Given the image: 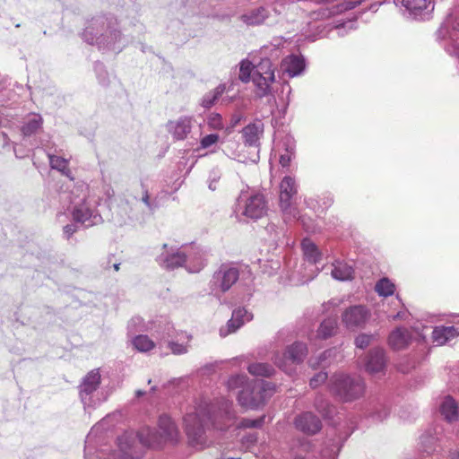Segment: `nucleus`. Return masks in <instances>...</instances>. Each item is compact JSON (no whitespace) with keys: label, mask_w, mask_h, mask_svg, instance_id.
Listing matches in <instances>:
<instances>
[{"label":"nucleus","mask_w":459,"mask_h":459,"mask_svg":"<svg viewBox=\"0 0 459 459\" xmlns=\"http://www.w3.org/2000/svg\"><path fill=\"white\" fill-rule=\"evenodd\" d=\"M403 5L417 20L429 19L434 10L431 0H403Z\"/></svg>","instance_id":"nucleus-20"},{"label":"nucleus","mask_w":459,"mask_h":459,"mask_svg":"<svg viewBox=\"0 0 459 459\" xmlns=\"http://www.w3.org/2000/svg\"><path fill=\"white\" fill-rule=\"evenodd\" d=\"M413 338L412 331L404 327H398L391 332L388 337V343L394 350L405 349Z\"/></svg>","instance_id":"nucleus-24"},{"label":"nucleus","mask_w":459,"mask_h":459,"mask_svg":"<svg viewBox=\"0 0 459 459\" xmlns=\"http://www.w3.org/2000/svg\"><path fill=\"white\" fill-rule=\"evenodd\" d=\"M385 351L377 347L370 350L366 357L365 368L371 376L385 375L387 366Z\"/></svg>","instance_id":"nucleus-15"},{"label":"nucleus","mask_w":459,"mask_h":459,"mask_svg":"<svg viewBox=\"0 0 459 459\" xmlns=\"http://www.w3.org/2000/svg\"><path fill=\"white\" fill-rule=\"evenodd\" d=\"M207 126L212 130H221L224 128L222 117L218 113H212L207 117Z\"/></svg>","instance_id":"nucleus-49"},{"label":"nucleus","mask_w":459,"mask_h":459,"mask_svg":"<svg viewBox=\"0 0 459 459\" xmlns=\"http://www.w3.org/2000/svg\"><path fill=\"white\" fill-rule=\"evenodd\" d=\"M94 71L99 83L102 86H108L109 83V75L105 65L101 62H95Z\"/></svg>","instance_id":"nucleus-45"},{"label":"nucleus","mask_w":459,"mask_h":459,"mask_svg":"<svg viewBox=\"0 0 459 459\" xmlns=\"http://www.w3.org/2000/svg\"><path fill=\"white\" fill-rule=\"evenodd\" d=\"M341 447L342 445L338 442H333V444L322 450L321 459H337Z\"/></svg>","instance_id":"nucleus-48"},{"label":"nucleus","mask_w":459,"mask_h":459,"mask_svg":"<svg viewBox=\"0 0 459 459\" xmlns=\"http://www.w3.org/2000/svg\"><path fill=\"white\" fill-rule=\"evenodd\" d=\"M239 277V271L237 267L222 264L217 271L214 272L210 281V290L214 295L225 293L232 285H234Z\"/></svg>","instance_id":"nucleus-12"},{"label":"nucleus","mask_w":459,"mask_h":459,"mask_svg":"<svg viewBox=\"0 0 459 459\" xmlns=\"http://www.w3.org/2000/svg\"><path fill=\"white\" fill-rule=\"evenodd\" d=\"M332 266L331 274L335 280L349 281L352 279L354 273L352 265L337 260Z\"/></svg>","instance_id":"nucleus-32"},{"label":"nucleus","mask_w":459,"mask_h":459,"mask_svg":"<svg viewBox=\"0 0 459 459\" xmlns=\"http://www.w3.org/2000/svg\"><path fill=\"white\" fill-rule=\"evenodd\" d=\"M149 330V327H147L140 316H134L130 319V321L127 324V334L129 336H133L136 333L144 332Z\"/></svg>","instance_id":"nucleus-42"},{"label":"nucleus","mask_w":459,"mask_h":459,"mask_svg":"<svg viewBox=\"0 0 459 459\" xmlns=\"http://www.w3.org/2000/svg\"><path fill=\"white\" fill-rule=\"evenodd\" d=\"M269 15L270 11L267 7L259 6L241 14L239 20L247 26H258L264 23Z\"/></svg>","instance_id":"nucleus-26"},{"label":"nucleus","mask_w":459,"mask_h":459,"mask_svg":"<svg viewBox=\"0 0 459 459\" xmlns=\"http://www.w3.org/2000/svg\"><path fill=\"white\" fill-rule=\"evenodd\" d=\"M100 374L98 369L90 371L82 380L79 385V395L84 410L94 409L104 399L100 394Z\"/></svg>","instance_id":"nucleus-9"},{"label":"nucleus","mask_w":459,"mask_h":459,"mask_svg":"<svg viewBox=\"0 0 459 459\" xmlns=\"http://www.w3.org/2000/svg\"><path fill=\"white\" fill-rule=\"evenodd\" d=\"M301 248L305 260L315 264L316 266V270H320L318 264H320L322 254L318 250L316 245L309 238H304L301 242Z\"/></svg>","instance_id":"nucleus-29"},{"label":"nucleus","mask_w":459,"mask_h":459,"mask_svg":"<svg viewBox=\"0 0 459 459\" xmlns=\"http://www.w3.org/2000/svg\"><path fill=\"white\" fill-rule=\"evenodd\" d=\"M60 200L67 203V210L71 211L73 221L84 228L98 225L102 218L95 213L86 203V194L82 186H74L69 192H62Z\"/></svg>","instance_id":"nucleus-4"},{"label":"nucleus","mask_w":459,"mask_h":459,"mask_svg":"<svg viewBox=\"0 0 459 459\" xmlns=\"http://www.w3.org/2000/svg\"><path fill=\"white\" fill-rule=\"evenodd\" d=\"M333 204V197L330 193L305 199L306 206L316 212H322Z\"/></svg>","instance_id":"nucleus-28"},{"label":"nucleus","mask_w":459,"mask_h":459,"mask_svg":"<svg viewBox=\"0 0 459 459\" xmlns=\"http://www.w3.org/2000/svg\"><path fill=\"white\" fill-rule=\"evenodd\" d=\"M163 248H167V245H163ZM159 265L166 270H174L179 267H185L186 263V251L181 247L178 249L171 248L170 250H164L156 258Z\"/></svg>","instance_id":"nucleus-14"},{"label":"nucleus","mask_w":459,"mask_h":459,"mask_svg":"<svg viewBox=\"0 0 459 459\" xmlns=\"http://www.w3.org/2000/svg\"><path fill=\"white\" fill-rule=\"evenodd\" d=\"M337 328V322L333 318L325 319L319 325L316 336L319 339H327L334 334Z\"/></svg>","instance_id":"nucleus-40"},{"label":"nucleus","mask_w":459,"mask_h":459,"mask_svg":"<svg viewBox=\"0 0 459 459\" xmlns=\"http://www.w3.org/2000/svg\"><path fill=\"white\" fill-rule=\"evenodd\" d=\"M280 268V263L278 261H265L262 265L261 269L264 273H267L268 275H273L276 273V272Z\"/></svg>","instance_id":"nucleus-53"},{"label":"nucleus","mask_w":459,"mask_h":459,"mask_svg":"<svg viewBox=\"0 0 459 459\" xmlns=\"http://www.w3.org/2000/svg\"><path fill=\"white\" fill-rule=\"evenodd\" d=\"M294 155L282 152L280 154V163L282 167H288L291 161V159Z\"/></svg>","instance_id":"nucleus-62"},{"label":"nucleus","mask_w":459,"mask_h":459,"mask_svg":"<svg viewBox=\"0 0 459 459\" xmlns=\"http://www.w3.org/2000/svg\"><path fill=\"white\" fill-rule=\"evenodd\" d=\"M371 313L363 305H354L346 308L342 314V321L349 329L363 327L368 321Z\"/></svg>","instance_id":"nucleus-13"},{"label":"nucleus","mask_w":459,"mask_h":459,"mask_svg":"<svg viewBox=\"0 0 459 459\" xmlns=\"http://www.w3.org/2000/svg\"><path fill=\"white\" fill-rule=\"evenodd\" d=\"M338 351L335 348L328 349L325 351L317 359H310L309 364L311 367L316 368L318 366L325 367L330 362H326V359L335 356Z\"/></svg>","instance_id":"nucleus-44"},{"label":"nucleus","mask_w":459,"mask_h":459,"mask_svg":"<svg viewBox=\"0 0 459 459\" xmlns=\"http://www.w3.org/2000/svg\"><path fill=\"white\" fill-rule=\"evenodd\" d=\"M338 12L339 10L336 7H320L318 10L314 11L311 13V18L314 20H324L332 17Z\"/></svg>","instance_id":"nucleus-47"},{"label":"nucleus","mask_w":459,"mask_h":459,"mask_svg":"<svg viewBox=\"0 0 459 459\" xmlns=\"http://www.w3.org/2000/svg\"><path fill=\"white\" fill-rule=\"evenodd\" d=\"M281 45V43L280 41L277 44L271 43L264 45L255 56L258 58H267L269 61L278 65V61L283 54Z\"/></svg>","instance_id":"nucleus-31"},{"label":"nucleus","mask_w":459,"mask_h":459,"mask_svg":"<svg viewBox=\"0 0 459 459\" xmlns=\"http://www.w3.org/2000/svg\"><path fill=\"white\" fill-rule=\"evenodd\" d=\"M459 336V331L455 326H436L432 331L433 342L437 345H445Z\"/></svg>","instance_id":"nucleus-27"},{"label":"nucleus","mask_w":459,"mask_h":459,"mask_svg":"<svg viewBox=\"0 0 459 459\" xmlns=\"http://www.w3.org/2000/svg\"><path fill=\"white\" fill-rule=\"evenodd\" d=\"M284 152L293 154L295 153V141L291 136H286L282 141Z\"/></svg>","instance_id":"nucleus-58"},{"label":"nucleus","mask_w":459,"mask_h":459,"mask_svg":"<svg viewBox=\"0 0 459 459\" xmlns=\"http://www.w3.org/2000/svg\"><path fill=\"white\" fill-rule=\"evenodd\" d=\"M142 201L145 204V206L148 208V210L151 212H153L158 207L157 202L155 200L152 201L150 199V195H149L147 190L144 191L143 197H142Z\"/></svg>","instance_id":"nucleus-60"},{"label":"nucleus","mask_w":459,"mask_h":459,"mask_svg":"<svg viewBox=\"0 0 459 459\" xmlns=\"http://www.w3.org/2000/svg\"><path fill=\"white\" fill-rule=\"evenodd\" d=\"M254 56V78L253 83L256 89V95L260 98L268 96L271 93V85L275 82V72L278 65L267 58Z\"/></svg>","instance_id":"nucleus-8"},{"label":"nucleus","mask_w":459,"mask_h":459,"mask_svg":"<svg viewBox=\"0 0 459 459\" xmlns=\"http://www.w3.org/2000/svg\"><path fill=\"white\" fill-rule=\"evenodd\" d=\"M373 334L360 333L355 338V346L359 349L364 350L369 346L374 340Z\"/></svg>","instance_id":"nucleus-50"},{"label":"nucleus","mask_w":459,"mask_h":459,"mask_svg":"<svg viewBox=\"0 0 459 459\" xmlns=\"http://www.w3.org/2000/svg\"><path fill=\"white\" fill-rule=\"evenodd\" d=\"M254 70V57L252 58V60L243 59L239 63L238 79L244 83L249 82L250 81L253 82Z\"/></svg>","instance_id":"nucleus-38"},{"label":"nucleus","mask_w":459,"mask_h":459,"mask_svg":"<svg viewBox=\"0 0 459 459\" xmlns=\"http://www.w3.org/2000/svg\"><path fill=\"white\" fill-rule=\"evenodd\" d=\"M242 118L243 116L241 114H233L230 117V125L225 127V133L227 134H230L232 132L233 128L240 123Z\"/></svg>","instance_id":"nucleus-59"},{"label":"nucleus","mask_w":459,"mask_h":459,"mask_svg":"<svg viewBox=\"0 0 459 459\" xmlns=\"http://www.w3.org/2000/svg\"><path fill=\"white\" fill-rule=\"evenodd\" d=\"M296 429L307 435H315L322 429V422L311 411H305L295 418Z\"/></svg>","instance_id":"nucleus-19"},{"label":"nucleus","mask_w":459,"mask_h":459,"mask_svg":"<svg viewBox=\"0 0 459 459\" xmlns=\"http://www.w3.org/2000/svg\"><path fill=\"white\" fill-rule=\"evenodd\" d=\"M306 69V60L303 56L290 54L280 63L279 74H286L290 78L301 75Z\"/></svg>","instance_id":"nucleus-17"},{"label":"nucleus","mask_w":459,"mask_h":459,"mask_svg":"<svg viewBox=\"0 0 459 459\" xmlns=\"http://www.w3.org/2000/svg\"><path fill=\"white\" fill-rule=\"evenodd\" d=\"M182 247H186V263H185V268L189 273H198L206 264L204 253L201 248L193 245H182Z\"/></svg>","instance_id":"nucleus-21"},{"label":"nucleus","mask_w":459,"mask_h":459,"mask_svg":"<svg viewBox=\"0 0 459 459\" xmlns=\"http://www.w3.org/2000/svg\"><path fill=\"white\" fill-rule=\"evenodd\" d=\"M81 36L84 42L102 52L118 54L129 43L120 30L118 19L109 13H100L88 18Z\"/></svg>","instance_id":"nucleus-2"},{"label":"nucleus","mask_w":459,"mask_h":459,"mask_svg":"<svg viewBox=\"0 0 459 459\" xmlns=\"http://www.w3.org/2000/svg\"><path fill=\"white\" fill-rule=\"evenodd\" d=\"M389 413L390 408L385 403L377 401L370 404V411L368 413V416L375 420H384L385 419L387 418Z\"/></svg>","instance_id":"nucleus-39"},{"label":"nucleus","mask_w":459,"mask_h":459,"mask_svg":"<svg viewBox=\"0 0 459 459\" xmlns=\"http://www.w3.org/2000/svg\"><path fill=\"white\" fill-rule=\"evenodd\" d=\"M274 385L263 382L259 386L246 385L238 394V403L247 409H256L264 403L267 393H272Z\"/></svg>","instance_id":"nucleus-11"},{"label":"nucleus","mask_w":459,"mask_h":459,"mask_svg":"<svg viewBox=\"0 0 459 459\" xmlns=\"http://www.w3.org/2000/svg\"><path fill=\"white\" fill-rule=\"evenodd\" d=\"M158 427L159 434L152 429H151L153 434L156 435L157 439L159 441V443L156 444L154 447H158L162 441H175L177 439L178 434V428L176 423L169 415L162 414L160 416Z\"/></svg>","instance_id":"nucleus-18"},{"label":"nucleus","mask_w":459,"mask_h":459,"mask_svg":"<svg viewBox=\"0 0 459 459\" xmlns=\"http://www.w3.org/2000/svg\"><path fill=\"white\" fill-rule=\"evenodd\" d=\"M361 0H349L343 9H353L357 4L360 3Z\"/></svg>","instance_id":"nucleus-64"},{"label":"nucleus","mask_w":459,"mask_h":459,"mask_svg":"<svg viewBox=\"0 0 459 459\" xmlns=\"http://www.w3.org/2000/svg\"><path fill=\"white\" fill-rule=\"evenodd\" d=\"M172 330H173L172 325H170L169 323H166L164 325L161 332H160L158 330L156 332L160 334L161 339H165L166 337L172 336V333H171Z\"/></svg>","instance_id":"nucleus-61"},{"label":"nucleus","mask_w":459,"mask_h":459,"mask_svg":"<svg viewBox=\"0 0 459 459\" xmlns=\"http://www.w3.org/2000/svg\"><path fill=\"white\" fill-rule=\"evenodd\" d=\"M375 290L379 296L388 297L394 294L395 286L389 279L382 278L377 282Z\"/></svg>","instance_id":"nucleus-41"},{"label":"nucleus","mask_w":459,"mask_h":459,"mask_svg":"<svg viewBox=\"0 0 459 459\" xmlns=\"http://www.w3.org/2000/svg\"><path fill=\"white\" fill-rule=\"evenodd\" d=\"M168 347L170 349L171 352L175 355L186 354L188 351L186 345L178 343L174 341H169L168 342Z\"/></svg>","instance_id":"nucleus-54"},{"label":"nucleus","mask_w":459,"mask_h":459,"mask_svg":"<svg viewBox=\"0 0 459 459\" xmlns=\"http://www.w3.org/2000/svg\"><path fill=\"white\" fill-rule=\"evenodd\" d=\"M264 126L261 119H255L247 125L241 131L246 145L258 147L260 139L264 134Z\"/></svg>","instance_id":"nucleus-22"},{"label":"nucleus","mask_w":459,"mask_h":459,"mask_svg":"<svg viewBox=\"0 0 459 459\" xmlns=\"http://www.w3.org/2000/svg\"><path fill=\"white\" fill-rule=\"evenodd\" d=\"M298 194V185L294 178L285 176L280 183L279 205L282 220L288 226H301L303 230H310L313 219L301 214L294 206V199Z\"/></svg>","instance_id":"nucleus-3"},{"label":"nucleus","mask_w":459,"mask_h":459,"mask_svg":"<svg viewBox=\"0 0 459 459\" xmlns=\"http://www.w3.org/2000/svg\"><path fill=\"white\" fill-rule=\"evenodd\" d=\"M307 344L297 341L286 346L283 352H275L272 359L275 366L288 372L290 366L302 363L307 356Z\"/></svg>","instance_id":"nucleus-10"},{"label":"nucleus","mask_w":459,"mask_h":459,"mask_svg":"<svg viewBox=\"0 0 459 459\" xmlns=\"http://www.w3.org/2000/svg\"><path fill=\"white\" fill-rule=\"evenodd\" d=\"M256 441L257 434L255 432L245 435L241 439L242 446L246 449H250L256 443Z\"/></svg>","instance_id":"nucleus-57"},{"label":"nucleus","mask_w":459,"mask_h":459,"mask_svg":"<svg viewBox=\"0 0 459 459\" xmlns=\"http://www.w3.org/2000/svg\"><path fill=\"white\" fill-rule=\"evenodd\" d=\"M328 387L330 393L336 398L349 403L363 396L366 384L359 376L335 373L330 377Z\"/></svg>","instance_id":"nucleus-5"},{"label":"nucleus","mask_w":459,"mask_h":459,"mask_svg":"<svg viewBox=\"0 0 459 459\" xmlns=\"http://www.w3.org/2000/svg\"><path fill=\"white\" fill-rule=\"evenodd\" d=\"M159 441L151 428H143L136 436L125 433L117 438L118 450L125 459H139L143 447H154Z\"/></svg>","instance_id":"nucleus-6"},{"label":"nucleus","mask_w":459,"mask_h":459,"mask_svg":"<svg viewBox=\"0 0 459 459\" xmlns=\"http://www.w3.org/2000/svg\"><path fill=\"white\" fill-rule=\"evenodd\" d=\"M439 411L444 419L448 422L458 420L459 408L456 401L450 395L446 396L439 407Z\"/></svg>","instance_id":"nucleus-30"},{"label":"nucleus","mask_w":459,"mask_h":459,"mask_svg":"<svg viewBox=\"0 0 459 459\" xmlns=\"http://www.w3.org/2000/svg\"><path fill=\"white\" fill-rule=\"evenodd\" d=\"M267 211L268 205L264 195L261 193H253L249 195L241 194L237 199L233 212L236 216L242 215L256 221L264 217Z\"/></svg>","instance_id":"nucleus-7"},{"label":"nucleus","mask_w":459,"mask_h":459,"mask_svg":"<svg viewBox=\"0 0 459 459\" xmlns=\"http://www.w3.org/2000/svg\"><path fill=\"white\" fill-rule=\"evenodd\" d=\"M191 117L183 116L175 121H169L167 125L168 131L172 134L173 138L178 141L185 140L192 130Z\"/></svg>","instance_id":"nucleus-23"},{"label":"nucleus","mask_w":459,"mask_h":459,"mask_svg":"<svg viewBox=\"0 0 459 459\" xmlns=\"http://www.w3.org/2000/svg\"><path fill=\"white\" fill-rule=\"evenodd\" d=\"M232 403L222 401L218 409L214 404L206 403L199 404L194 412H188L184 417L185 429L190 445L202 449L207 445L206 429L212 426L218 429H224L228 421L234 419Z\"/></svg>","instance_id":"nucleus-1"},{"label":"nucleus","mask_w":459,"mask_h":459,"mask_svg":"<svg viewBox=\"0 0 459 459\" xmlns=\"http://www.w3.org/2000/svg\"><path fill=\"white\" fill-rule=\"evenodd\" d=\"M247 384V377L244 374L231 376L228 380V387L230 390L241 388L243 389Z\"/></svg>","instance_id":"nucleus-46"},{"label":"nucleus","mask_w":459,"mask_h":459,"mask_svg":"<svg viewBox=\"0 0 459 459\" xmlns=\"http://www.w3.org/2000/svg\"><path fill=\"white\" fill-rule=\"evenodd\" d=\"M327 377L326 372H318L310 379L309 385L311 388H316L324 384L327 380Z\"/></svg>","instance_id":"nucleus-55"},{"label":"nucleus","mask_w":459,"mask_h":459,"mask_svg":"<svg viewBox=\"0 0 459 459\" xmlns=\"http://www.w3.org/2000/svg\"><path fill=\"white\" fill-rule=\"evenodd\" d=\"M288 106H289V101H287V102L283 101L281 107L279 104L277 105L276 112L278 113V116L280 117H285Z\"/></svg>","instance_id":"nucleus-63"},{"label":"nucleus","mask_w":459,"mask_h":459,"mask_svg":"<svg viewBox=\"0 0 459 459\" xmlns=\"http://www.w3.org/2000/svg\"><path fill=\"white\" fill-rule=\"evenodd\" d=\"M226 91L225 84H219L212 91L205 93L201 100V106L204 108H212Z\"/></svg>","instance_id":"nucleus-35"},{"label":"nucleus","mask_w":459,"mask_h":459,"mask_svg":"<svg viewBox=\"0 0 459 459\" xmlns=\"http://www.w3.org/2000/svg\"><path fill=\"white\" fill-rule=\"evenodd\" d=\"M420 446L423 452L430 455L437 451V439L429 434H423L420 436Z\"/></svg>","instance_id":"nucleus-43"},{"label":"nucleus","mask_w":459,"mask_h":459,"mask_svg":"<svg viewBox=\"0 0 459 459\" xmlns=\"http://www.w3.org/2000/svg\"><path fill=\"white\" fill-rule=\"evenodd\" d=\"M219 141V135L217 134H210L204 136L200 141V146L203 149H206L215 144Z\"/></svg>","instance_id":"nucleus-56"},{"label":"nucleus","mask_w":459,"mask_h":459,"mask_svg":"<svg viewBox=\"0 0 459 459\" xmlns=\"http://www.w3.org/2000/svg\"><path fill=\"white\" fill-rule=\"evenodd\" d=\"M49 160V165L51 169L60 171L63 175L68 177L69 178L73 179L71 174V170L68 168L69 161L68 160L57 156L54 153H51L50 152H48L47 153Z\"/></svg>","instance_id":"nucleus-34"},{"label":"nucleus","mask_w":459,"mask_h":459,"mask_svg":"<svg viewBox=\"0 0 459 459\" xmlns=\"http://www.w3.org/2000/svg\"><path fill=\"white\" fill-rule=\"evenodd\" d=\"M265 420V416H261L257 419H243L240 422V426L248 429L261 428Z\"/></svg>","instance_id":"nucleus-51"},{"label":"nucleus","mask_w":459,"mask_h":459,"mask_svg":"<svg viewBox=\"0 0 459 459\" xmlns=\"http://www.w3.org/2000/svg\"><path fill=\"white\" fill-rule=\"evenodd\" d=\"M247 370L252 376L262 377H270L275 372L274 368L271 364L264 362L252 363L247 367Z\"/></svg>","instance_id":"nucleus-36"},{"label":"nucleus","mask_w":459,"mask_h":459,"mask_svg":"<svg viewBox=\"0 0 459 459\" xmlns=\"http://www.w3.org/2000/svg\"><path fill=\"white\" fill-rule=\"evenodd\" d=\"M221 177V173L218 169H212L209 173L208 187L210 190L214 191L217 189V183Z\"/></svg>","instance_id":"nucleus-52"},{"label":"nucleus","mask_w":459,"mask_h":459,"mask_svg":"<svg viewBox=\"0 0 459 459\" xmlns=\"http://www.w3.org/2000/svg\"><path fill=\"white\" fill-rule=\"evenodd\" d=\"M314 407L325 419H333L336 412L335 407L322 394L316 396Z\"/></svg>","instance_id":"nucleus-33"},{"label":"nucleus","mask_w":459,"mask_h":459,"mask_svg":"<svg viewBox=\"0 0 459 459\" xmlns=\"http://www.w3.org/2000/svg\"><path fill=\"white\" fill-rule=\"evenodd\" d=\"M42 127V117L38 113H29L23 117L20 130L23 137H30L39 133Z\"/></svg>","instance_id":"nucleus-25"},{"label":"nucleus","mask_w":459,"mask_h":459,"mask_svg":"<svg viewBox=\"0 0 459 459\" xmlns=\"http://www.w3.org/2000/svg\"><path fill=\"white\" fill-rule=\"evenodd\" d=\"M131 342L134 348L140 352H148L155 347V342L146 334L134 336Z\"/></svg>","instance_id":"nucleus-37"},{"label":"nucleus","mask_w":459,"mask_h":459,"mask_svg":"<svg viewBox=\"0 0 459 459\" xmlns=\"http://www.w3.org/2000/svg\"><path fill=\"white\" fill-rule=\"evenodd\" d=\"M253 319V314L244 307H238L233 309L231 318L227 322L224 327L220 329V335L225 337L230 333H235L246 323Z\"/></svg>","instance_id":"nucleus-16"}]
</instances>
